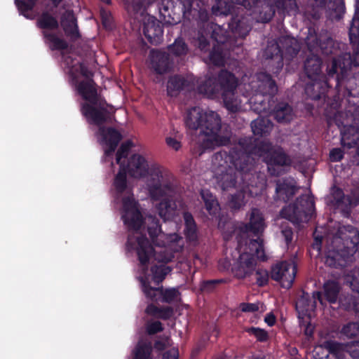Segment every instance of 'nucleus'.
<instances>
[{"instance_id":"nucleus-41","label":"nucleus","mask_w":359,"mask_h":359,"mask_svg":"<svg viewBox=\"0 0 359 359\" xmlns=\"http://www.w3.org/2000/svg\"><path fill=\"white\" fill-rule=\"evenodd\" d=\"M152 346L149 341L141 339L136 345L133 353L134 359H152L151 358Z\"/></svg>"},{"instance_id":"nucleus-37","label":"nucleus","mask_w":359,"mask_h":359,"mask_svg":"<svg viewBox=\"0 0 359 359\" xmlns=\"http://www.w3.org/2000/svg\"><path fill=\"white\" fill-rule=\"evenodd\" d=\"M77 89L84 100L93 104H96L97 94L95 82L92 79L80 82Z\"/></svg>"},{"instance_id":"nucleus-7","label":"nucleus","mask_w":359,"mask_h":359,"mask_svg":"<svg viewBox=\"0 0 359 359\" xmlns=\"http://www.w3.org/2000/svg\"><path fill=\"white\" fill-rule=\"evenodd\" d=\"M349 41L353 47V57L349 53H344L333 57L331 65H328L327 67L328 77H334L338 83L346 76L351 69L352 64L359 66V41L354 42L351 39Z\"/></svg>"},{"instance_id":"nucleus-32","label":"nucleus","mask_w":359,"mask_h":359,"mask_svg":"<svg viewBox=\"0 0 359 359\" xmlns=\"http://www.w3.org/2000/svg\"><path fill=\"white\" fill-rule=\"evenodd\" d=\"M280 50H283V57L291 60L296 56L300 50V45L297 39L290 36H282L278 39Z\"/></svg>"},{"instance_id":"nucleus-17","label":"nucleus","mask_w":359,"mask_h":359,"mask_svg":"<svg viewBox=\"0 0 359 359\" xmlns=\"http://www.w3.org/2000/svg\"><path fill=\"white\" fill-rule=\"evenodd\" d=\"M143 33L149 43L153 45L158 44L163 36L161 22L153 16L147 15L143 18Z\"/></svg>"},{"instance_id":"nucleus-29","label":"nucleus","mask_w":359,"mask_h":359,"mask_svg":"<svg viewBox=\"0 0 359 359\" xmlns=\"http://www.w3.org/2000/svg\"><path fill=\"white\" fill-rule=\"evenodd\" d=\"M263 56L266 60L272 61L278 70L283 67V53L280 50L278 40H272L268 42Z\"/></svg>"},{"instance_id":"nucleus-39","label":"nucleus","mask_w":359,"mask_h":359,"mask_svg":"<svg viewBox=\"0 0 359 359\" xmlns=\"http://www.w3.org/2000/svg\"><path fill=\"white\" fill-rule=\"evenodd\" d=\"M273 114L278 123L290 122L294 117L292 107L285 102L278 103L273 109Z\"/></svg>"},{"instance_id":"nucleus-36","label":"nucleus","mask_w":359,"mask_h":359,"mask_svg":"<svg viewBox=\"0 0 359 359\" xmlns=\"http://www.w3.org/2000/svg\"><path fill=\"white\" fill-rule=\"evenodd\" d=\"M327 4V0H307L304 6L305 14L313 20H318Z\"/></svg>"},{"instance_id":"nucleus-23","label":"nucleus","mask_w":359,"mask_h":359,"mask_svg":"<svg viewBox=\"0 0 359 359\" xmlns=\"http://www.w3.org/2000/svg\"><path fill=\"white\" fill-rule=\"evenodd\" d=\"M322 65L323 60L319 55L309 53L304 61V73L311 81L317 80L322 73Z\"/></svg>"},{"instance_id":"nucleus-3","label":"nucleus","mask_w":359,"mask_h":359,"mask_svg":"<svg viewBox=\"0 0 359 359\" xmlns=\"http://www.w3.org/2000/svg\"><path fill=\"white\" fill-rule=\"evenodd\" d=\"M135 243H137L135 248L140 262L143 266V270L147 269V265L151 256L158 262L167 263L173 258L172 251L179 252L183 248V240L182 238L177 240V246L176 247L174 246L175 244H172L171 248H168L165 246L163 243V245H154L155 248H154L149 244L148 239L144 236H128V244L131 248H135Z\"/></svg>"},{"instance_id":"nucleus-8","label":"nucleus","mask_w":359,"mask_h":359,"mask_svg":"<svg viewBox=\"0 0 359 359\" xmlns=\"http://www.w3.org/2000/svg\"><path fill=\"white\" fill-rule=\"evenodd\" d=\"M314 212V203L308 195H302L296 201L284 208L280 215L294 224L307 222Z\"/></svg>"},{"instance_id":"nucleus-38","label":"nucleus","mask_w":359,"mask_h":359,"mask_svg":"<svg viewBox=\"0 0 359 359\" xmlns=\"http://www.w3.org/2000/svg\"><path fill=\"white\" fill-rule=\"evenodd\" d=\"M273 127V123L267 117L259 116L251 123L253 134L261 137L268 135Z\"/></svg>"},{"instance_id":"nucleus-49","label":"nucleus","mask_w":359,"mask_h":359,"mask_svg":"<svg viewBox=\"0 0 359 359\" xmlns=\"http://www.w3.org/2000/svg\"><path fill=\"white\" fill-rule=\"evenodd\" d=\"M327 6L333 18L337 20L341 19L345 12L344 0H327Z\"/></svg>"},{"instance_id":"nucleus-5","label":"nucleus","mask_w":359,"mask_h":359,"mask_svg":"<svg viewBox=\"0 0 359 359\" xmlns=\"http://www.w3.org/2000/svg\"><path fill=\"white\" fill-rule=\"evenodd\" d=\"M147 188L152 201L170 197L175 191L172 177L163 168L154 165L151 168Z\"/></svg>"},{"instance_id":"nucleus-46","label":"nucleus","mask_w":359,"mask_h":359,"mask_svg":"<svg viewBox=\"0 0 359 359\" xmlns=\"http://www.w3.org/2000/svg\"><path fill=\"white\" fill-rule=\"evenodd\" d=\"M323 287L327 299L331 303L336 302L341 289L339 284L334 280H328Z\"/></svg>"},{"instance_id":"nucleus-54","label":"nucleus","mask_w":359,"mask_h":359,"mask_svg":"<svg viewBox=\"0 0 359 359\" xmlns=\"http://www.w3.org/2000/svg\"><path fill=\"white\" fill-rule=\"evenodd\" d=\"M44 37L48 40V41L51 43V49H58V50H64L67 48V42L58 38L56 35L53 34L48 33L47 32H43Z\"/></svg>"},{"instance_id":"nucleus-20","label":"nucleus","mask_w":359,"mask_h":359,"mask_svg":"<svg viewBox=\"0 0 359 359\" xmlns=\"http://www.w3.org/2000/svg\"><path fill=\"white\" fill-rule=\"evenodd\" d=\"M207 31L210 37L217 42V46H223V49L231 50L236 46V40L228 32L217 24L208 23Z\"/></svg>"},{"instance_id":"nucleus-51","label":"nucleus","mask_w":359,"mask_h":359,"mask_svg":"<svg viewBox=\"0 0 359 359\" xmlns=\"http://www.w3.org/2000/svg\"><path fill=\"white\" fill-rule=\"evenodd\" d=\"M274 4L278 9H282L294 16L299 13V8L296 0H274Z\"/></svg>"},{"instance_id":"nucleus-55","label":"nucleus","mask_w":359,"mask_h":359,"mask_svg":"<svg viewBox=\"0 0 359 359\" xmlns=\"http://www.w3.org/2000/svg\"><path fill=\"white\" fill-rule=\"evenodd\" d=\"M168 49L176 56L184 55L188 52L187 45L182 39H176L173 44L168 46Z\"/></svg>"},{"instance_id":"nucleus-4","label":"nucleus","mask_w":359,"mask_h":359,"mask_svg":"<svg viewBox=\"0 0 359 359\" xmlns=\"http://www.w3.org/2000/svg\"><path fill=\"white\" fill-rule=\"evenodd\" d=\"M82 112L91 123L99 126L98 134L102 137L103 141L109 145V149L105 150V154L107 156L111 155L121 140L122 136L112 128H106L101 126L102 124L111 121L109 112L104 107H97L95 104L93 106L88 103H84L82 105Z\"/></svg>"},{"instance_id":"nucleus-2","label":"nucleus","mask_w":359,"mask_h":359,"mask_svg":"<svg viewBox=\"0 0 359 359\" xmlns=\"http://www.w3.org/2000/svg\"><path fill=\"white\" fill-rule=\"evenodd\" d=\"M238 250L241 252L233 262L231 270L235 277L245 278L256 270L257 260L265 261L262 239H250L249 242L238 241Z\"/></svg>"},{"instance_id":"nucleus-35","label":"nucleus","mask_w":359,"mask_h":359,"mask_svg":"<svg viewBox=\"0 0 359 359\" xmlns=\"http://www.w3.org/2000/svg\"><path fill=\"white\" fill-rule=\"evenodd\" d=\"M198 92L208 97H213L220 93L217 78L207 76L199 83L198 86Z\"/></svg>"},{"instance_id":"nucleus-44","label":"nucleus","mask_w":359,"mask_h":359,"mask_svg":"<svg viewBox=\"0 0 359 359\" xmlns=\"http://www.w3.org/2000/svg\"><path fill=\"white\" fill-rule=\"evenodd\" d=\"M348 37L354 42L359 41V0H355V13L349 27Z\"/></svg>"},{"instance_id":"nucleus-34","label":"nucleus","mask_w":359,"mask_h":359,"mask_svg":"<svg viewBox=\"0 0 359 359\" xmlns=\"http://www.w3.org/2000/svg\"><path fill=\"white\" fill-rule=\"evenodd\" d=\"M320 346L328 351L336 359H345V353L348 351V342L340 343L333 340H326Z\"/></svg>"},{"instance_id":"nucleus-52","label":"nucleus","mask_w":359,"mask_h":359,"mask_svg":"<svg viewBox=\"0 0 359 359\" xmlns=\"http://www.w3.org/2000/svg\"><path fill=\"white\" fill-rule=\"evenodd\" d=\"M345 283L353 292L359 294V269L355 268L344 277Z\"/></svg>"},{"instance_id":"nucleus-19","label":"nucleus","mask_w":359,"mask_h":359,"mask_svg":"<svg viewBox=\"0 0 359 359\" xmlns=\"http://www.w3.org/2000/svg\"><path fill=\"white\" fill-rule=\"evenodd\" d=\"M245 189L248 188L251 194H261L266 187V176L260 172L241 174Z\"/></svg>"},{"instance_id":"nucleus-33","label":"nucleus","mask_w":359,"mask_h":359,"mask_svg":"<svg viewBox=\"0 0 359 359\" xmlns=\"http://www.w3.org/2000/svg\"><path fill=\"white\" fill-rule=\"evenodd\" d=\"M220 93L236 91L238 81L235 76L226 70H221L217 78Z\"/></svg>"},{"instance_id":"nucleus-47","label":"nucleus","mask_w":359,"mask_h":359,"mask_svg":"<svg viewBox=\"0 0 359 359\" xmlns=\"http://www.w3.org/2000/svg\"><path fill=\"white\" fill-rule=\"evenodd\" d=\"M313 81L306 86L305 92L311 99L318 100L324 95V89L320 81L317 80Z\"/></svg>"},{"instance_id":"nucleus-45","label":"nucleus","mask_w":359,"mask_h":359,"mask_svg":"<svg viewBox=\"0 0 359 359\" xmlns=\"http://www.w3.org/2000/svg\"><path fill=\"white\" fill-rule=\"evenodd\" d=\"M183 217L185 222L184 232L187 238L191 241H195L197 238L196 225L191 213L184 212Z\"/></svg>"},{"instance_id":"nucleus-18","label":"nucleus","mask_w":359,"mask_h":359,"mask_svg":"<svg viewBox=\"0 0 359 359\" xmlns=\"http://www.w3.org/2000/svg\"><path fill=\"white\" fill-rule=\"evenodd\" d=\"M251 10L255 19L257 22H268L275 14V8L269 0H252L251 8H245Z\"/></svg>"},{"instance_id":"nucleus-11","label":"nucleus","mask_w":359,"mask_h":359,"mask_svg":"<svg viewBox=\"0 0 359 359\" xmlns=\"http://www.w3.org/2000/svg\"><path fill=\"white\" fill-rule=\"evenodd\" d=\"M297 273V266L292 260L284 261L276 264L271 271V278L278 281L283 287L289 289Z\"/></svg>"},{"instance_id":"nucleus-22","label":"nucleus","mask_w":359,"mask_h":359,"mask_svg":"<svg viewBox=\"0 0 359 359\" xmlns=\"http://www.w3.org/2000/svg\"><path fill=\"white\" fill-rule=\"evenodd\" d=\"M264 162L268 165V171L270 175L276 176L278 175L280 172L275 167L290 165L291 161L283 150L278 148L274 149L269 155L266 156Z\"/></svg>"},{"instance_id":"nucleus-6","label":"nucleus","mask_w":359,"mask_h":359,"mask_svg":"<svg viewBox=\"0 0 359 359\" xmlns=\"http://www.w3.org/2000/svg\"><path fill=\"white\" fill-rule=\"evenodd\" d=\"M186 124L193 130L200 129L201 140L217 131L221 126V119L213 111L203 112L199 107H193L187 111Z\"/></svg>"},{"instance_id":"nucleus-9","label":"nucleus","mask_w":359,"mask_h":359,"mask_svg":"<svg viewBox=\"0 0 359 359\" xmlns=\"http://www.w3.org/2000/svg\"><path fill=\"white\" fill-rule=\"evenodd\" d=\"M213 172L222 190L236 187L237 176L235 169L229 165L222 152L215 154L212 158Z\"/></svg>"},{"instance_id":"nucleus-42","label":"nucleus","mask_w":359,"mask_h":359,"mask_svg":"<svg viewBox=\"0 0 359 359\" xmlns=\"http://www.w3.org/2000/svg\"><path fill=\"white\" fill-rule=\"evenodd\" d=\"M325 264L332 268H339L345 266L346 262L338 250H329L325 256Z\"/></svg>"},{"instance_id":"nucleus-27","label":"nucleus","mask_w":359,"mask_h":359,"mask_svg":"<svg viewBox=\"0 0 359 359\" xmlns=\"http://www.w3.org/2000/svg\"><path fill=\"white\" fill-rule=\"evenodd\" d=\"M149 165L145 158L140 154H133L128 163V172L135 178L144 177L148 173Z\"/></svg>"},{"instance_id":"nucleus-30","label":"nucleus","mask_w":359,"mask_h":359,"mask_svg":"<svg viewBox=\"0 0 359 359\" xmlns=\"http://www.w3.org/2000/svg\"><path fill=\"white\" fill-rule=\"evenodd\" d=\"M60 24L65 33L73 40L80 37L76 19L72 11H66L61 16Z\"/></svg>"},{"instance_id":"nucleus-59","label":"nucleus","mask_w":359,"mask_h":359,"mask_svg":"<svg viewBox=\"0 0 359 359\" xmlns=\"http://www.w3.org/2000/svg\"><path fill=\"white\" fill-rule=\"evenodd\" d=\"M114 184L118 192H123L127 187L126 171L124 167L121 166L118 173L114 180Z\"/></svg>"},{"instance_id":"nucleus-12","label":"nucleus","mask_w":359,"mask_h":359,"mask_svg":"<svg viewBox=\"0 0 359 359\" xmlns=\"http://www.w3.org/2000/svg\"><path fill=\"white\" fill-rule=\"evenodd\" d=\"M232 32L241 38H245L252 29L251 19L243 8H237L233 10V16L229 22Z\"/></svg>"},{"instance_id":"nucleus-48","label":"nucleus","mask_w":359,"mask_h":359,"mask_svg":"<svg viewBox=\"0 0 359 359\" xmlns=\"http://www.w3.org/2000/svg\"><path fill=\"white\" fill-rule=\"evenodd\" d=\"M222 97L224 106L229 111L235 113L240 109V102L235 96V91L222 93Z\"/></svg>"},{"instance_id":"nucleus-24","label":"nucleus","mask_w":359,"mask_h":359,"mask_svg":"<svg viewBox=\"0 0 359 359\" xmlns=\"http://www.w3.org/2000/svg\"><path fill=\"white\" fill-rule=\"evenodd\" d=\"M194 79L191 76L184 77L181 75H174L169 78L167 84V91L170 96H176L180 91L192 88Z\"/></svg>"},{"instance_id":"nucleus-63","label":"nucleus","mask_w":359,"mask_h":359,"mask_svg":"<svg viewBox=\"0 0 359 359\" xmlns=\"http://www.w3.org/2000/svg\"><path fill=\"white\" fill-rule=\"evenodd\" d=\"M212 13L216 15H228L231 12V6L224 0H216L212 7Z\"/></svg>"},{"instance_id":"nucleus-25","label":"nucleus","mask_w":359,"mask_h":359,"mask_svg":"<svg viewBox=\"0 0 359 359\" xmlns=\"http://www.w3.org/2000/svg\"><path fill=\"white\" fill-rule=\"evenodd\" d=\"M151 68L157 74H163L170 69L169 54L161 50H151L149 54Z\"/></svg>"},{"instance_id":"nucleus-31","label":"nucleus","mask_w":359,"mask_h":359,"mask_svg":"<svg viewBox=\"0 0 359 359\" xmlns=\"http://www.w3.org/2000/svg\"><path fill=\"white\" fill-rule=\"evenodd\" d=\"M248 149H245V151L241 152L240 154L231 153L230 156H227L226 154H223L224 158H227L233 165V168L240 170L242 173L249 172L251 164V157L247 154Z\"/></svg>"},{"instance_id":"nucleus-50","label":"nucleus","mask_w":359,"mask_h":359,"mask_svg":"<svg viewBox=\"0 0 359 359\" xmlns=\"http://www.w3.org/2000/svg\"><path fill=\"white\" fill-rule=\"evenodd\" d=\"M238 187L239 191L237 193L231 195L228 201L229 207L234 210L241 209L245 204V187L244 186H239Z\"/></svg>"},{"instance_id":"nucleus-16","label":"nucleus","mask_w":359,"mask_h":359,"mask_svg":"<svg viewBox=\"0 0 359 359\" xmlns=\"http://www.w3.org/2000/svg\"><path fill=\"white\" fill-rule=\"evenodd\" d=\"M336 241L339 240L344 248L356 250L359 244V231L351 225L341 226L334 236Z\"/></svg>"},{"instance_id":"nucleus-53","label":"nucleus","mask_w":359,"mask_h":359,"mask_svg":"<svg viewBox=\"0 0 359 359\" xmlns=\"http://www.w3.org/2000/svg\"><path fill=\"white\" fill-rule=\"evenodd\" d=\"M38 25L41 29H55L58 27L57 20L50 14L45 13L38 19Z\"/></svg>"},{"instance_id":"nucleus-1","label":"nucleus","mask_w":359,"mask_h":359,"mask_svg":"<svg viewBox=\"0 0 359 359\" xmlns=\"http://www.w3.org/2000/svg\"><path fill=\"white\" fill-rule=\"evenodd\" d=\"M123 207L125 214L123 215L125 224L129 229L135 231V233L128 236H142L137 231L142 229L144 224H147V231L154 245H163L165 235L162 233L158 225V220L152 216L148 217L143 220L142 215L139 210L138 205L135 201L133 196L128 194L123 198Z\"/></svg>"},{"instance_id":"nucleus-57","label":"nucleus","mask_w":359,"mask_h":359,"mask_svg":"<svg viewBox=\"0 0 359 359\" xmlns=\"http://www.w3.org/2000/svg\"><path fill=\"white\" fill-rule=\"evenodd\" d=\"M340 302L346 310H353L356 313V309L359 305V297L348 294L341 298Z\"/></svg>"},{"instance_id":"nucleus-56","label":"nucleus","mask_w":359,"mask_h":359,"mask_svg":"<svg viewBox=\"0 0 359 359\" xmlns=\"http://www.w3.org/2000/svg\"><path fill=\"white\" fill-rule=\"evenodd\" d=\"M274 149L271 142L268 141H261L255 146V153L263 157V160L265 161L266 156L269 155Z\"/></svg>"},{"instance_id":"nucleus-28","label":"nucleus","mask_w":359,"mask_h":359,"mask_svg":"<svg viewBox=\"0 0 359 359\" xmlns=\"http://www.w3.org/2000/svg\"><path fill=\"white\" fill-rule=\"evenodd\" d=\"M343 126L341 130V144L348 148H352L359 141V126L351 124L347 118L341 123Z\"/></svg>"},{"instance_id":"nucleus-43","label":"nucleus","mask_w":359,"mask_h":359,"mask_svg":"<svg viewBox=\"0 0 359 359\" xmlns=\"http://www.w3.org/2000/svg\"><path fill=\"white\" fill-rule=\"evenodd\" d=\"M320 37L321 41L319 42V47L323 53L327 55L335 54L337 51V48L335 46L334 40L327 31L322 30L320 32Z\"/></svg>"},{"instance_id":"nucleus-62","label":"nucleus","mask_w":359,"mask_h":359,"mask_svg":"<svg viewBox=\"0 0 359 359\" xmlns=\"http://www.w3.org/2000/svg\"><path fill=\"white\" fill-rule=\"evenodd\" d=\"M320 32L317 34L313 29H309L308 35L305 39L309 49L312 50L316 46H319V42L321 41Z\"/></svg>"},{"instance_id":"nucleus-40","label":"nucleus","mask_w":359,"mask_h":359,"mask_svg":"<svg viewBox=\"0 0 359 359\" xmlns=\"http://www.w3.org/2000/svg\"><path fill=\"white\" fill-rule=\"evenodd\" d=\"M156 207L159 216L165 221L172 217L177 208L175 202L170 199L169 197L161 199V201Z\"/></svg>"},{"instance_id":"nucleus-15","label":"nucleus","mask_w":359,"mask_h":359,"mask_svg":"<svg viewBox=\"0 0 359 359\" xmlns=\"http://www.w3.org/2000/svg\"><path fill=\"white\" fill-rule=\"evenodd\" d=\"M232 133L226 125H221L217 131L206 138L202 139V146L205 149H214L215 147L226 146L230 144Z\"/></svg>"},{"instance_id":"nucleus-58","label":"nucleus","mask_w":359,"mask_h":359,"mask_svg":"<svg viewBox=\"0 0 359 359\" xmlns=\"http://www.w3.org/2000/svg\"><path fill=\"white\" fill-rule=\"evenodd\" d=\"M222 49L223 48L214 45L213 50L209 54L208 57L210 61L216 66L224 65V59L222 53Z\"/></svg>"},{"instance_id":"nucleus-26","label":"nucleus","mask_w":359,"mask_h":359,"mask_svg":"<svg viewBox=\"0 0 359 359\" xmlns=\"http://www.w3.org/2000/svg\"><path fill=\"white\" fill-rule=\"evenodd\" d=\"M257 91L262 95L274 96L278 92V86L271 74L265 72L256 74Z\"/></svg>"},{"instance_id":"nucleus-10","label":"nucleus","mask_w":359,"mask_h":359,"mask_svg":"<svg viewBox=\"0 0 359 359\" xmlns=\"http://www.w3.org/2000/svg\"><path fill=\"white\" fill-rule=\"evenodd\" d=\"M250 221L248 224L241 226L239 228V232L237 236V239L241 240L243 242L247 241L249 242L250 238H248V233H252L259 238V236L263 233L266 226L264 217L260 210L257 208H252L250 214Z\"/></svg>"},{"instance_id":"nucleus-64","label":"nucleus","mask_w":359,"mask_h":359,"mask_svg":"<svg viewBox=\"0 0 359 359\" xmlns=\"http://www.w3.org/2000/svg\"><path fill=\"white\" fill-rule=\"evenodd\" d=\"M171 269L169 266L164 265L156 266L153 269L154 280L157 283L163 281L165 276L170 272Z\"/></svg>"},{"instance_id":"nucleus-60","label":"nucleus","mask_w":359,"mask_h":359,"mask_svg":"<svg viewBox=\"0 0 359 359\" xmlns=\"http://www.w3.org/2000/svg\"><path fill=\"white\" fill-rule=\"evenodd\" d=\"M341 333L348 338H355L359 336V324L355 322L348 323L341 328Z\"/></svg>"},{"instance_id":"nucleus-21","label":"nucleus","mask_w":359,"mask_h":359,"mask_svg":"<svg viewBox=\"0 0 359 359\" xmlns=\"http://www.w3.org/2000/svg\"><path fill=\"white\" fill-rule=\"evenodd\" d=\"M276 199L283 202H287L292 198L298 190V187L292 179L282 178L275 181Z\"/></svg>"},{"instance_id":"nucleus-13","label":"nucleus","mask_w":359,"mask_h":359,"mask_svg":"<svg viewBox=\"0 0 359 359\" xmlns=\"http://www.w3.org/2000/svg\"><path fill=\"white\" fill-rule=\"evenodd\" d=\"M180 0H167L160 8V13L165 24L174 25L180 22L182 17L185 18L184 6Z\"/></svg>"},{"instance_id":"nucleus-14","label":"nucleus","mask_w":359,"mask_h":359,"mask_svg":"<svg viewBox=\"0 0 359 359\" xmlns=\"http://www.w3.org/2000/svg\"><path fill=\"white\" fill-rule=\"evenodd\" d=\"M318 299L321 301V293L319 292H314L311 297L308 293L302 292V294L296 302L295 308L298 313L299 318L304 320H310L311 313L314 311L316 305V299Z\"/></svg>"},{"instance_id":"nucleus-61","label":"nucleus","mask_w":359,"mask_h":359,"mask_svg":"<svg viewBox=\"0 0 359 359\" xmlns=\"http://www.w3.org/2000/svg\"><path fill=\"white\" fill-rule=\"evenodd\" d=\"M202 198L205 203L207 210L211 214L216 210L217 201L214 196L208 191L202 190L201 192Z\"/></svg>"}]
</instances>
